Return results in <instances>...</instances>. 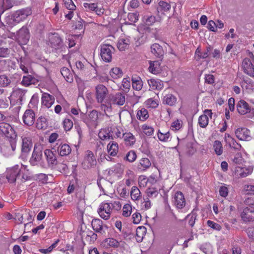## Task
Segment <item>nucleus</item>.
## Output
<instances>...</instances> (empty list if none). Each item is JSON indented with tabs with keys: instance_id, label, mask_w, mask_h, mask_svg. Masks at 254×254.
I'll use <instances>...</instances> for the list:
<instances>
[{
	"instance_id": "nucleus-1",
	"label": "nucleus",
	"mask_w": 254,
	"mask_h": 254,
	"mask_svg": "<svg viewBox=\"0 0 254 254\" xmlns=\"http://www.w3.org/2000/svg\"><path fill=\"white\" fill-rule=\"evenodd\" d=\"M16 146V138L7 139L3 144L0 145V151L5 156L13 154Z\"/></svg>"
},
{
	"instance_id": "nucleus-2",
	"label": "nucleus",
	"mask_w": 254,
	"mask_h": 254,
	"mask_svg": "<svg viewBox=\"0 0 254 254\" xmlns=\"http://www.w3.org/2000/svg\"><path fill=\"white\" fill-rule=\"evenodd\" d=\"M33 146L31 137L29 133H26L21 136V151L22 156L26 157L31 151Z\"/></svg>"
},
{
	"instance_id": "nucleus-3",
	"label": "nucleus",
	"mask_w": 254,
	"mask_h": 254,
	"mask_svg": "<svg viewBox=\"0 0 254 254\" xmlns=\"http://www.w3.org/2000/svg\"><path fill=\"white\" fill-rule=\"evenodd\" d=\"M31 14V9L29 7H26L15 11L11 15V19L15 23H19V22L24 20Z\"/></svg>"
},
{
	"instance_id": "nucleus-4",
	"label": "nucleus",
	"mask_w": 254,
	"mask_h": 254,
	"mask_svg": "<svg viewBox=\"0 0 254 254\" xmlns=\"http://www.w3.org/2000/svg\"><path fill=\"white\" fill-rule=\"evenodd\" d=\"M22 165H15L14 166L8 168L6 169L5 172V177L8 182L10 183H14L16 181L17 177L19 175Z\"/></svg>"
},
{
	"instance_id": "nucleus-5",
	"label": "nucleus",
	"mask_w": 254,
	"mask_h": 254,
	"mask_svg": "<svg viewBox=\"0 0 254 254\" xmlns=\"http://www.w3.org/2000/svg\"><path fill=\"white\" fill-rule=\"evenodd\" d=\"M114 48L109 44H104L101 46L100 55L102 60L106 62H110L112 59V53Z\"/></svg>"
},
{
	"instance_id": "nucleus-6",
	"label": "nucleus",
	"mask_w": 254,
	"mask_h": 254,
	"mask_svg": "<svg viewBox=\"0 0 254 254\" xmlns=\"http://www.w3.org/2000/svg\"><path fill=\"white\" fill-rule=\"evenodd\" d=\"M42 148L40 145L35 144L29 162L32 166H36L42 158Z\"/></svg>"
},
{
	"instance_id": "nucleus-7",
	"label": "nucleus",
	"mask_w": 254,
	"mask_h": 254,
	"mask_svg": "<svg viewBox=\"0 0 254 254\" xmlns=\"http://www.w3.org/2000/svg\"><path fill=\"white\" fill-rule=\"evenodd\" d=\"M110 203H102L98 210L100 216L105 220H108L110 217L112 211Z\"/></svg>"
},
{
	"instance_id": "nucleus-8",
	"label": "nucleus",
	"mask_w": 254,
	"mask_h": 254,
	"mask_svg": "<svg viewBox=\"0 0 254 254\" xmlns=\"http://www.w3.org/2000/svg\"><path fill=\"white\" fill-rule=\"evenodd\" d=\"M49 40L51 46L56 50L60 49L63 46V40L58 33L50 34Z\"/></svg>"
},
{
	"instance_id": "nucleus-9",
	"label": "nucleus",
	"mask_w": 254,
	"mask_h": 254,
	"mask_svg": "<svg viewBox=\"0 0 254 254\" xmlns=\"http://www.w3.org/2000/svg\"><path fill=\"white\" fill-rule=\"evenodd\" d=\"M0 131L4 134L8 139L11 138H16L14 130L12 127L8 124L6 123H0Z\"/></svg>"
},
{
	"instance_id": "nucleus-10",
	"label": "nucleus",
	"mask_w": 254,
	"mask_h": 254,
	"mask_svg": "<svg viewBox=\"0 0 254 254\" xmlns=\"http://www.w3.org/2000/svg\"><path fill=\"white\" fill-rule=\"evenodd\" d=\"M108 94V90L104 85L100 84L96 87V97L98 103H102Z\"/></svg>"
},
{
	"instance_id": "nucleus-11",
	"label": "nucleus",
	"mask_w": 254,
	"mask_h": 254,
	"mask_svg": "<svg viewBox=\"0 0 254 254\" xmlns=\"http://www.w3.org/2000/svg\"><path fill=\"white\" fill-rule=\"evenodd\" d=\"M30 39V33L26 26H23L17 32V39L21 44H26Z\"/></svg>"
},
{
	"instance_id": "nucleus-12",
	"label": "nucleus",
	"mask_w": 254,
	"mask_h": 254,
	"mask_svg": "<svg viewBox=\"0 0 254 254\" xmlns=\"http://www.w3.org/2000/svg\"><path fill=\"white\" fill-rule=\"evenodd\" d=\"M173 202L178 209L184 208L186 205V200L183 193L179 191L175 192L173 197Z\"/></svg>"
},
{
	"instance_id": "nucleus-13",
	"label": "nucleus",
	"mask_w": 254,
	"mask_h": 254,
	"mask_svg": "<svg viewBox=\"0 0 254 254\" xmlns=\"http://www.w3.org/2000/svg\"><path fill=\"white\" fill-rule=\"evenodd\" d=\"M241 216L243 221L245 222L254 220V207L249 206L245 208L241 213Z\"/></svg>"
},
{
	"instance_id": "nucleus-14",
	"label": "nucleus",
	"mask_w": 254,
	"mask_h": 254,
	"mask_svg": "<svg viewBox=\"0 0 254 254\" xmlns=\"http://www.w3.org/2000/svg\"><path fill=\"white\" fill-rule=\"evenodd\" d=\"M96 164V160L94 158L93 153L88 150L86 152L83 162L82 163L83 167L84 169H88Z\"/></svg>"
},
{
	"instance_id": "nucleus-15",
	"label": "nucleus",
	"mask_w": 254,
	"mask_h": 254,
	"mask_svg": "<svg viewBox=\"0 0 254 254\" xmlns=\"http://www.w3.org/2000/svg\"><path fill=\"white\" fill-rule=\"evenodd\" d=\"M23 123L28 126L33 125L35 120V113L32 110H26L22 117Z\"/></svg>"
},
{
	"instance_id": "nucleus-16",
	"label": "nucleus",
	"mask_w": 254,
	"mask_h": 254,
	"mask_svg": "<svg viewBox=\"0 0 254 254\" xmlns=\"http://www.w3.org/2000/svg\"><path fill=\"white\" fill-rule=\"evenodd\" d=\"M242 66L245 73L250 76H254V65L249 58L243 60Z\"/></svg>"
},
{
	"instance_id": "nucleus-17",
	"label": "nucleus",
	"mask_w": 254,
	"mask_h": 254,
	"mask_svg": "<svg viewBox=\"0 0 254 254\" xmlns=\"http://www.w3.org/2000/svg\"><path fill=\"white\" fill-rule=\"evenodd\" d=\"M235 134L237 137L242 140H250L251 136L250 135V131L247 128H239L235 131Z\"/></svg>"
},
{
	"instance_id": "nucleus-18",
	"label": "nucleus",
	"mask_w": 254,
	"mask_h": 254,
	"mask_svg": "<svg viewBox=\"0 0 254 254\" xmlns=\"http://www.w3.org/2000/svg\"><path fill=\"white\" fill-rule=\"evenodd\" d=\"M212 113L210 110H205L204 114L198 118V124L201 127H206L209 122V117L211 118Z\"/></svg>"
},
{
	"instance_id": "nucleus-19",
	"label": "nucleus",
	"mask_w": 254,
	"mask_h": 254,
	"mask_svg": "<svg viewBox=\"0 0 254 254\" xmlns=\"http://www.w3.org/2000/svg\"><path fill=\"white\" fill-rule=\"evenodd\" d=\"M93 230L97 233L104 234L105 233V228H107L106 225L103 224V221L100 219H93L91 223Z\"/></svg>"
},
{
	"instance_id": "nucleus-20",
	"label": "nucleus",
	"mask_w": 254,
	"mask_h": 254,
	"mask_svg": "<svg viewBox=\"0 0 254 254\" xmlns=\"http://www.w3.org/2000/svg\"><path fill=\"white\" fill-rule=\"evenodd\" d=\"M126 99L125 94L118 92L112 96L110 101L113 105L120 106L125 104Z\"/></svg>"
},
{
	"instance_id": "nucleus-21",
	"label": "nucleus",
	"mask_w": 254,
	"mask_h": 254,
	"mask_svg": "<svg viewBox=\"0 0 254 254\" xmlns=\"http://www.w3.org/2000/svg\"><path fill=\"white\" fill-rule=\"evenodd\" d=\"M44 154L49 167H53L57 164L56 156L53 151L50 149H46L44 151Z\"/></svg>"
},
{
	"instance_id": "nucleus-22",
	"label": "nucleus",
	"mask_w": 254,
	"mask_h": 254,
	"mask_svg": "<svg viewBox=\"0 0 254 254\" xmlns=\"http://www.w3.org/2000/svg\"><path fill=\"white\" fill-rule=\"evenodd\" d=\"M42 105L47 108H50L55 102L54 96L48 93H44L42 95Z\"/></svg>"
},
{
	"instance_id": "nucleus-23",
	"label": "nucleus",
	"mask_w": 254,
	"mask_h": 254,
	"mask_svg": "<svg viewBox=\"0 0 254 254\" xmlns=\"http://www.w3.org/2000/svg\"><path fill=\"white\" fill-rule=\"evenodd\" d=\"M171 9V5L164 1H160L158 3L157 8V15L159 17V20H161V17L162 14H164L165 12L169 11Z\"/></svg>"
},
{
	"instance_id": "nucleus-24",
	"label": "nucleus",
	"mask_w": 254,
	"mask_h": 254,
	"mask_svg": "<svg viewBox=\"0 0 254 254\" xmlns=\"http://www.w3.org/2000/svg\"><path fill=\"white\" fill-rule=\"evenodd\" d=\"M237 109L241 115H245L251 111V108L248 103L244 100H241L238 102Z\"/></svg>"
},
{
	"instance_id": "nucleus-25",
	"label": "nucleus",
	"mask_w": 254,
	"mask_h": 254,
	"mask_svg": "<svg viewBox=\"0 0 254 254\" xmlns=\"http://www.w3.org/2000/svg\"><path fill=\"white\" fill-rule=\"evenodd\" d=\"M151 52L156 57L160 59H162L165 54L163 47L157 43L151 45Z\"/></svg>"
},
{
	"instance_id": "nucleus-26",
	"label": "nucleus",
	"mask_w": 254,
	"mask_h": 254,
	"mask_svg": "<svg viewBox=\"0 0 254 254\" xmlns=\"http://www.w3.org/2000/svg\"><path fill=\"white\" fill-rule=\"evenodd\" d=\"M225 139L226 143L231 148L235 150L239 151L241 148V145L237 142L236 140L232 138L229 134L225 133Z\"/></svg>"
},
{
	"instance_id": "nucleus-27",
	"label": "nucleus",
	"mask_w": 254,
	"mask_h": 254,
	"mask_svg": "<svg viewBox=\"0 0 254 254\" xmlns=\"http://www.w3.org/2000/svg\"><path fill=\"white\" fill-rule=\"evenodd\" d=\"M26 92L25 90L17 88L13 91L12 96L15 98L17 102H19L21 104V102L25 99Z\"/></svg>"
},
{
	"instance_id": "nucleus-28",
	"label": "nucleus",
	"mask_w": 254,
	"mask_h": 254,
	"mask_svg": "<svg viewBox=\"0 0 254 254\" xmlns=\"http://www.w3.org/2000/svg\"><path fill=\"white\" fill-rule=\"evenodd\" d=\"M38 82V80L34 76L30 74H27L23 76L21 83L24 86H28L32 84L36 85Z\"/></svg>"
},
{
	"instance_id": "nucleus-29",
	"label": "nucleus",
	"mask_w": 254,
	"mask_h": 254,
	"mask_svg": "<svg viewBox=\"0 0 254 254\" xmlns=\"http://www.w3.org/2000/svg\"><path fill=\"white\" fill-rule=\"evenodd\" d=\"M177 101L176 97L172 94H166L162 99L163 103L170 106H175Z\"/></svg>"
},
{
	"instance_id": "nucleus-30",
	"label": "nucleus",
	"mask_w": 254,
	"mask_h": 254,
	"mask_svg": "<svg viewBox=\"0 0 254 254\" xmlns=\"http://www.w3.org/2000/svg\"><path fill=\"white\" fill-rule=\"evenodd\" d=\"M99 137L102 140L113 139L114 134H112L111 128L101 129L98 133Z\"/></svg>"
},
{
	"instance_id": "nucleus-31",
	"label": "nucleus",
	"mask_w": 254,
	"mask_h": 254,
	"mask_svg": "<svg viewBox=\"0 0 254 254\" xmlns=\"http://www.w3.org/2000/svg\"><path fill=\"white\" fill-rule=\"evenodd\" d=\"M107 151L108 154L112 156L117 155L119 151L118 144L115 141H111L107 145Z\"/></svg>"
},
{
	"instance_id": "nucleus-32",
	"label": "nucleus",
	"mask_w": 254,
	"mask_h": 254,
	"mask_svg": "<svg viewBox=\"0 0 254 254\" xmlns=\"http://www.w3.org/2000/svg\"><path fill=\"white\" fill-rule=\"evenodd\" d=\"M59 154L62 156H67L71 152L70 147L67 144H61L58 148Z\"/></svg>"
},
{
	"instance_id": "nucleus-33",
	"label": "nucleus",
	"mask_w": 254,
	"mask_h": 254,
	"mask_svg": "<svg viewBox=\"0 0 254 254\" xmlns=\"http://www.w3.org/2000/svg\"><path fill=\"white\" fill-rule=\"evenodd\" d=\"M149 71L153 74H157L161 70L160 63L158 61L149 62Z\"/></svg>"
},
{
	"instance_id": "nucleus-34",
	"label": "nucleus",
	"mask_w": 254,
	"mask_h": 254,
	"mask_svg": "<svg viewBox=\"0 0 254 254\" xmlns=\"http://www.w3.org/2000/svg\"><path fill=\"white\" fill-rule=\"evenodd\" d=\"M151 162L148 158H143L140 160L137 168L140 171H145L151 166Z\"/></svg>"
},
{
	"instance_id": "nucleus-35",
	"label": "nucleus",
	"mask_w": 254,
	"mask_h": 254,
	"mask_svg": "<svg viewBox=\"0 0 254 254\" xmlns=\"http://www.w3.org/2000/svg\"><path fill=\"white\" fill-rule=\"evenodd\" d=\"M132 88L137 91L140 90L143 86L142 81L140 77L132 76L131 78Z\"/></svg>"
},
{
	"instance_id": "nucleus-36",
	"label": "nucleus",
	"mask_w": 254,
	"mask_h": 254,
	"mask_svg": "<svg viewBox=\"0 0 254 254\" xmlns=\"http://www.w3.org/2000/svg\"><path fill=\"white\" fill-rule=\"evenodd\" d=\"M123 137L127 145H132L135 142V138L134 136L130 132H126L123 133Z\"/></svg>"
},
{
	"instance_id": "nucleus-37",
	"label": "nucleus",
	"mask_w": 254,
	"mask_h": 254,
	"mask_svg": "<svg viewBox=\"0 0 254 254\" xmlns=\"http://www.w3.org/2000/svg\"><path fill=\"white\" fill-rule=\"evenodd\" d=\"M146 232V229L144 226H139L137 228L135 238L137 242H141L142 241Z\"/></svg>"
},
{
	"instance_id": "nucleus-38",
	"label": "nucleus",
	"mask_w": 254,
	"mask_h": 254,
	"mask_svg": "<svg viewBox=\"0 0 254 254\" xmlns=\"http://www.w3.org/2000/svg\"><path fill=\"white\" fill-rule=\"evenodd\" d=\"M61 73L67 82L71 83L73 81L72 74L68 68L65 67L62 68Z\"/></svg>"
},
{
	"instance_id": "nucleus-39",
	"label": "nucleus",
	"mask_w": 254,
	"mask_h": 254,
	"mask_svg": "<svg viewBox=\"0 0 254 254\" xmlns=\"http://www.w3.org/2000/svg\"><path fill=\"white\" fill-rule=\"evenodd\" d=\"M48 127L47 119L43 117H39L36 122V127L39 129H46Z\"/></svg>"
},
{
	"instance_id": "nucleus-40",
	"label": "nucleus",
	"mask_w": 254,
	"mask_h": 254,
	"mask_svg": "<svg viewBox=\"0 0 254 254\" xmlns=\"http://www.w3.org/2000/svg\"><path fill=\"white\" fill-rule=\"evenodd\" d=\"M110 74L112 78L117 79L122 76L123 71L120 68L115 67L111 69Z\"/></svg>"
},
{
	"instance_id": "nucleus-41",
	"label": "nucleus",
	"mask_w": 254,
	"mask_h": 254,
	"mask_svg": "<svg viewBox=\"0 0 254 254\" xmlns=\"http://www.w3.org/2000/svg\"><path fill=\"white\" fill-rule=\"evenodd\" d=\"M213 149L215 153L220 156L222 154L223 152V145L221 141L219 140H215L213 143Z\"/></svg>"
},
{
	"instance_id": "nucleus-42",
	"label": "nucleus",
	"mask_w": 254,
	"mask_h": 254,
	"mask_svg": "<svg viewBox=\"0 0 254 254\" xmlns=\"http://www.w3.org/2000/svg\"><path fill=\"white\" fill-rule=\"evenodd\" d=\"M105 245L107 246L113 247V248H118L120 246V243L117 240L109 238L105 240L104 241Z\"/></svg>"
},
{
	"instance_id": "nucleus-43",
	"label": "nucleus",
	"mask_w": 254,
	"mask_h": 254,
	"mask_svg": "<svg viewBox=\"0 0 254 254\" xmlns=\"http://www.w3.org/2000/svg\"><path fill=\"white\" fill-rule=\"evenodd\" d=\"M148 117V111L145 109L142 108L137 113V118L140 121H144Z\"/></svg>"
},
{
	"instance_id": "nucleus-44",
	"label": "nucleus",
	"mask_w": 254,
	"mask_h": 254,
	"mask_svg": "<svg viewBox=\"0 0 254 254\" xmlns=\"http://www.w3.org/2000/svg\"><path fill=\"white\" fill-rule=\"evenodd\" d=\"M140 191L135 186H133L131 188L130 191V195L132 199L136 200L140 197Z\"/></svg>"
},
{
	"instance_id": "nucleus-45",
	"label": "nucleus",
	"mask_w": 254,
	"mask_h": 254,
	"mask_svg": "<svg viewBox=\"0 0 254 254\" xmlns=\"http://www.w3.org/2000/svg\"><path fill=\"white\" fill-rule=\"evenodd\" d=\"M128 39H120L117 44L118 48L120 51H124L128 46Z\"/></svg>"
},
{
	"instance_id": "nucleus-46",
	"label": "nucleus",
	"mask_w": 254,
	"mask_h": 254,
	"mask_svg": "<svg viewBox=\"0 0 254 254\" xmlns=\"http://www.w3.org/2000/svg\"><path fill=\"white\" fill-rule=\"evenodd\" d=\"M158 139L161 141L167 142L170 138V133L169 131L161 132L159 130L157 134Z\"/></svg>"
},
{
	"instance_id": "nucleus-47",
	"label": "nucleus",
	"mask_w": 254,
	"mask_h": 254,
	"mask_svg": "<svg viewBox=\"0 0 254 254\" xmlns=\"http://www.w3.org/2000/svg\"><path fill=\"white\" fill-rule=\"evenodd\" d=\"M11 80L5 74H0V87H6L9 85Z\"/></svg>"
},
{
	"instance_id": "nucleus-48",
	"label": "nucleus",
	"mask_w": 254,
	"mask_h": 254,
	"mask_svg": "<svg viewBox=\"0 0 254 254\" xmlns=\"http://www.w3.org/2000/svg\"><path fill=\"white\" fill-rule=\"evenodd\" d=\"M136 154L134 151L130 150L126 155L125 159L129 162H134L136 159Z\"/></svg>"
},
{
	"instance_id": "nucleus-49",
	"label": "nucleus",
	"mask_w": 254,
	"mask_h": 254,
	"mask_svg": "<svg viewBox=\"0 0 254 254\" xmlns=\"http://www.w3.org/2000/svg\"><path fill=\"white\" fill-rule=\"evenodd\" d=\"M132 207L129 204L124 205L123 208L122 215L125 217H128L131 213Z\"/></svg>"
},
{
	"instance_id": "nucleus-50",
	"label": "nucleus",
	"mask_w": 254,
	"mask_h": 254,
	"mask_svg": "<svg viewBox=\"0 0 254 254\" xmlns=\"http://www.w3.org/2000/svg\"><path fill=\"white\" fill-rule=\"evenodd\" d=\"M122 170V165L120 164H117L111 168L107 169L108 174L109 175H112L114 173H119Z\"/></svg>"
},
{
	"instance_id": "nucleus-51",
	"label": "nucleus",
	"mask_w": 254,
	"mask_h": 254,
	"mask_svg": "<svg viewBox=\"0 0 254 254\" xmlns=\"http://www.w3.org/2000/svg\"><path fill=\"white\" fill-rule=\"evenodd\" d=\"M143 18L145 24L148 26L153 25V24H154L156 21H157V20L156 19L155 17L153 15H145Z\"/></svg>"
},
{
	"instance_id": "nucleus-52",
	"label": "nucleus",
	"mask_w": 254,
	"mask_h": 254,
	"mask_svg": "<svg viewBox=\"0 0 254 254\" xmlns=\"http://www.w3.org/2000/svg\"><path fill=\"white\" fill-rule=\"evenodd\" d=\"M142 129L144 133L147 136L151 135L154 132V129L152 127L146 125L142 126Z\"/></svg>"
},
{
	"instance_id": "nucleus-53",
	"label": "nucleus",
	"mask_w": 254,
	"mask_h": 254,
	"mask_svg": "<svg viewBox=\"0 0 254 254\" xmlns=\"http://www.w3.org/2000/svg\"><path fill=\"white\" fill-rule=\"evenodd\" d=\"M253 171V167L250 166L248 168H244L242 169L241 172L240 173V176L241 177H246L250 174H251Z\"/></svg>"
},
{
	"instance_id": "nucleus-54",
	"label": "nucleus",
	"mask_w": 254,
	"mask_h": 254,
	"mask_svg": "<svg viewBox=\"0 0 254 254\" xmlns=\"http://www.w3.org/2000/svg\"><path fill=\"white\" fill-rule=\"evenodd\" d=\"M63 125L64 129L66 131H68L72 127L73 123L71 120L68 119H65L63 121Z\"/></svg>"
},
{
	"instance_id": "nucleus-55",
	"label": "nucleus",
	"mask_w": 254,
	"mask_h": 254,
	"mask_svg": "<svg viewBox=\"0 0 254 254\" xmlns=\"http://www.w3.org/2000/svg\"><path fill=\"white\" fill-rule=\"evenodd\" d=\"M145 104L147 107L151 108H156L158 106L157 101L153 100L152 98L147 100L145 102Z\"/></svg>"
},
{
	"instance_id": "nucleus-56",
	"label": "nucleus",
	"mask_w": 254,
	"mask_h": 254,
	"mask_svg": "<svg viewBox=\"0 0 254 254\" xmlns=\"http://www.w3.org/2000/svg\"><path fill=\"white\" fill-rule=\"evenodd\" d=\"M64 6L70 10L75 9L76 6L72 0H63Z\"/></svg>"
},
{
	"instance_id": "nucleus-57",
	"label": "nucleus",
	"mask_w": 254,
	"mask_h": 254,
	"mask_svg": "<svg viewBox=\"0 0 254 254\" xmlns=\"http://www.w3.org/2000/svg\"><path fill=\"white\" fill-rule=\"evenodd\" d=\"M57 169L60 172L66 173L68 170L67 165L64 163H57Z\"/></svg>"
},
{
	"instance_id": "nucleus-58",
	"label": "nucleus",
	"mask_w": 254,
	"mask_h": 254,
	"mask_svg": "<svg viewBox=\"0 0 254 254\" xmlns=\"http://www.w3.org/2000/svg\"><path fill=\"white\" fill-rule=\"evenodd\" d=\"M187 153L190 155H193L196 151V149L193 147V143L188 142L187 144Z\"/></svg>"
},
{
	"instance_id": "nucleus-59",
	"label": "nucleus",
	"mask_w": 254,
	"mask_h": 254,
	"mask_svg": "<svg viewBox=\"0 0 254 254\" xmlns=\"http://www.w3.org/2000/svg\"><path fill=\"white\" fill-rule=\"evenodd\" d=\"M207 225L210 228H212L214 230L220 231L221 229V226L212 221L208 220L207 222Z\"/></svg>"
},
{
	"instance_id": "nucleus-60",
	"label": "nucleus",
	"mask_w": 254,
	"mask_h": 254,
	"mask_svg": "<svg viewBox=\"0 0 254 254\" xmlns=\"http://www.w3.org/2000/svg\"><path fill=\"white\" fill-rule=\"evenodd\" d=\"M147 196L150 197H156L158 194V190L155 188H148L146 190Z\"/></svg>"
},
{
	"instance_id": "nucleus-61",
	"label": "nucleus",
	"mask_w": 254,
	"mask_h": 254,
	"mask_svg": "<svg viewBox=\"0 0 254 254\" xmlns=\"http://www.w3.org/2000/svg\"><path fill=\"white\" fill-rule=\"evenodd\" d=\"M83 6L86 11H94L97 8V4L94 3H84Z\"/></svg>"
},
{
	"instance_id": "nucleus-62",
	"label": "nucleus",
	"mask_w": 254,
	"mask_h": 254,
	"mask_svg": "<svg viewBox=\"0 0 254 254\" xmlns=\"http://www.w3.org/2000/svg\"><path fill=\"white\" fill-rule=\"evenodd\" d=\"M108 183V182L103 178H98V179L97 180V185L99 188L103 191L104 190V186H105V185Z\"/></svg>"
},
{
	"instance_id": "nucleus-63",
	"label": "nucleus",
	"mask_w": 254,
	"mask_h": 254,
	"mask_svg": "<svg viewBox=\"0 0 254 254\" xmlns=\"http://www.w3.org/2000/svg\"><path fill=\"white\" fill-rule=\"evenodd\" d=\"M148 83L150 87L153 90L157 89L159 88L158 81L154 79L148 80Z\"/></svg>"
},
{
	"instance_id": "nucleus-64",
	"label": "nucleus",
	"mask_w": 254,
	"mask_h": 254,
	"mask_svg": "<svg viewBox=\"0 0 254 254\" xmlns=\"http://www.w3.org/2000/svg\"><path fill=\"white\" fill-rule=\"evenodd\" d=\"M148 179L144 176H141L138 178V184L140 187L144 188L147 185Z\"/></svg>"
}]
</instances>
